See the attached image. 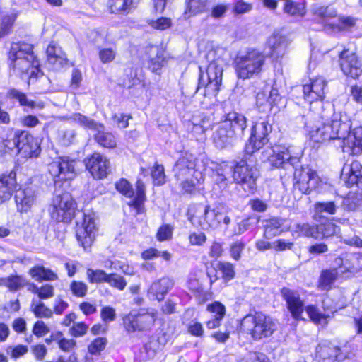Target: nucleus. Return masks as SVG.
Instances as JSON below:
<instances>
[{"mask_svg": "<svg viewBox=\"0 0 362 362\" xmlns=\"http://www.w3.org/2000/svg\"><path fill=\"white\" fill-rule=\"evenodd\" d=\"M271 131V126L266 121L256 122L252 129L250 142L246 146L247 153H253L259 150L268 142V134Z\"/></svg>", "mask_w": 362, "mask_h": 362, "instance_id": "obj_16", "label": "nucleus"}, {"mask_svg": "<svg viewBox=\"0 0 362 362\" xmlns=\"http://www.w3.org/2000/svg\"><path fill=\"white\" fill-rule=\"evenodd\" d=\"M192 131L197 134H204L209 127V120L206 118L199 119L197 117L192 118Z\"/></svg>", "mask_w": 362, "mask_h": 362, "instance_id": "obj_61", "label": "nucleus"}, {"mask_svg": "<svg viewBox=\"0 0 362 362\" xmlns=\"http://www.w3.org/2000/svg\"><path fill=\"white\" fill-rule=\"evenodd\" d=\"M106 283L119 291H123L127 284L123 276L115 273L109 274Z\"/></svg>", "mask_w": 362, "mask_h": 362, "instance_id": "obj_56", "label": "nucleus"}, {"mask_svg": "<svg viewBox=\"0 0 362 362\" xmlns=\"http://www.w3.org/2000/svg\"><path fill=\"white\" fill-rule=\"evenodd\" d=\"M69 288L72 294L79 298L85 296L88 291L87 285L82 281H73Z\"/></svg>", "mask_w": 362, "mask_h": 362, "instance_id": "obj_59", "label": "nucleus"}, {"mask_svg": "<svg viewBox=\"0 0 362 362\" xmlns=\"http://www.w3.org/2000/svg\"><path fill=\"white\" fill-rule=\"evenodd\" d=\"M341 177L348 186L356 185L362 189V165L357 160L344 165L341 171Z\"/></svg>", "mask_w": 362, "mask_h": 362, "instance_id": "obj_26", "label": "nucleus"}, {"mask_svg": "<svg viewBox=\"0 0 362 362\" xmlns=\"http://www.w3.org/2000/svg\"><path fill=\"white\" fill-rule=\"evenodd\" d=\"M362 204V195L359 194V196L353 194H349L346 198H345L343 201V205L345 209L349 211L356 210L360 205Z\"/></svg>", "mask_w": 362, "mask_h": 362, "instance_id": "obj_57", "label": "nucleus"}, {"mask_svg": "<svg viewBox=\"0 0 362 362\" xmlns=\"http://www.w3.org/2000/svg\"><path fill=\"white\" fill-rule=\"evenodd\" d=\"M334 262L339 267V274H341L344 277L350 278L356 274L355 272L351 269L352 267L346 257H345V258H336Z\"/></svg>", "mask_w": 362, "mask_h": 362, "instance_id": "obj_50", "label": "nucleus"}, {"mask_svg": "<svg viewBox=\"0 0 362 362\" xmlns=\"http://www.w3.org/2000/svg\"><path fill=\"white\" fill-rule=\"evenodd\" d=\"M74 204L70 193L56 192L49 208L52 218L57 222L70 221L74 214Z\"/></svg>", "mask_w": 362, "mask_h": 362, "instance_id": "obj_9", "label": "nucleus"}, {"mask_svg": "<svg viewBox=\"0 0 362 362\" xmlns=\"http://www.w3.org/2000/svg\"><path fill=\"white\" fill-rule=\"evenodd\" d=\"M14 199L18 211L28 212L35 202V191L31 187L16 189Z\"/></svg>", "mask_w": 362, "mask_h": 362, "instance_id": "obj_22", "label": "nucleus"}, {"mask_svg": "<svg viewBox=\"0 0 362 362\" xmlns=\"http://www.w3.org/2000/svg\"><path fill=\"white\" fill-rule=\"evenodd\" d=\"M7 97L11 100H17L19 105L25 108L42 110L45 107L43 102L29 100L25 93L16 88H10L7 92Z\"/></svg>", "mask_w": 362, "mask_h": 362, "instance_id": "obj_30", "label": "nucleus"}, {"mask_svg": "<svg viewBox=\"0 0 362 362\" xmlns=\"http://www.w3.org/2000/svg\"><path fill=\"white\" fill-rule=\"evenodd\" d=\"M151 177L154 185L161 186L166 182L164 167L155 163L151 170Z\"/></svg>", "mask_w": 362, "mask_h": 362, "instance_id": "obj_52", "label": "nucleus"}, {"mask_svg": "<svg viewBox=\"0 0 362 362\" xmlns=\"http://www.w3.org/2000/svg\"><path fill=\"white\" fill-rule=\"evenodd\" d=\"M266 59L267 54L257 48L239 52L234 61L237 77L245 80L258 76L263 71Z\"/></svg>", "mask_w": 362, "mask_h": 362, "instance_id": "obj_3", "label": "nucleus"}, {"mask_svg": "<svg viewBox=\"0 0 362 362\" xmlns=\"http://www.w3.org/2000/svg\"><path fill=\"white\" fill-rule=\"evenodd\" d=\"M281 293L286 302L287 308L293 317L296 320L302 319L301 314L303 311L304 303L301 300L299 293L288 288H283Z\"/></svg>", "mask_w": 362, "mask_h": 362, "instance_id": "obj_24", "label": "nucleus"}, {"mask_svg": "<svg viewBox=\"0 0 362 362\" xmlns=\"http://www.w3.org/2000/svg\"><path fill=\"white\" fill-rule=\"evenodd\" d=\"M311 12L314 16L323 21L329 20L337 16V9L329 6L314 5L311 8Z\"/></svg>", "mask_w": 362, "mask_h": 362, "instance_id": "obj_44", "label": "nucleus"}, {"mask_svg": "<svg viewBox=\"0 0 362 362\" xmlns=\"http://www.w3.org/2000/svg\"><path fill=\"white\" fill-rule=\"evenodd\" d=\"M229 8L230 6L228 4H217L212 6L210 15L214 19L222 18L228 12Z\"/></svg>", "mask_w": 362, "mask_h": 362, "instance_id": "obj_60", "label": "nucleus"}, {"mask_svg": "<svg viewBox=\"0 0 362 362\" xmlns=\"http://www.w3.org/2000/svg\"><path fill=\"white\" fill-rule=\"evenodd\" d=\"M38 66L39 63L34 55H28L25 59L10 62L11 71L13 74L20 76L29 74L30 78L38 77L40 73Z\"/></svg>", "mask_w": 362, "mask_h": 362, "instance_id": "obj_18", "label": "nucleus"}, {"mask_svg": "<svg viewBox=\"0 0 362 362\" xmlns=\"http://www.w3.org/2000/svg\"><path fill=\"white\" fill-rule=\"evenodd\" d=\"M30 140H33V138L26 132H22L18 135L16 134L13 142L19 151H23L31 157L33 156V152L30 149Z\"/></svg>", "mask_w": 362, "mask_h": 362, "instance_id": "obj_45", "label": "nucleus"}, {"mask_svg": "<svg viewBox=\"0 0 362 362\" xmlns=\"http://www.w3.org/2000/svg\"><path fill=\"white\" fill-rule=\"evenodd\" d=\"M28 55H34L32 45L25 42L12 43L8 55L10 62L25 59Z\"/></svg>", "mask_w": 362, "mask_h": 362, "instance_id": "obj_31", "label": "nucleus"}, {"mask_svg": "<svg viewBox=\"0 0 362 362\" xmlns=\"http://www.w3.org/2000/svg\"><path fill=\"white\" fill-rule=\"evenodd\" d=\"M223 59L218 58L210 62L206 69L207 83H205L202 75L199 78L198 88L204 86L209 93L217 94L222 83Z\"/></svg>", "mask_w": 362, "mask_h": 362, "instance_id": "obj_12", "label": "nucleus"}, {"mask_svg": "<svg viewBox=\"0 0 362 362\" xmlns=\"http://www.w3.org/2000/svg\"><path fill=\"white\" fill-rule=\"evenodd\" d=\"M284 220L281 218L273 217L263 221V226L264 228V236L267 239H271L283 233L282 226Z\"/></svg>", "mask_w": 362, "mask_h": 362, "instance_id": "obj_33", "label": "nucleus"}, {"mask_svg": "<svg viewBox=\"0 0 362 362\" xmlns=\"http://www.w3.org/2000/svg\"><path fill=\"white\" fill-rule=\"evenodd\" d=\"M293 176L294 189L303 194H309L315 189L320 183V178L316 172L310 168H295Z\"/></svg>", "mask_w": 362, "mask_h": 362, "instance_id": "obj_13", "label": "nucleus"}, {"mask_svg": "<svg viewBox=\"0 0 362 362\" xmlns=\"http://www.w3.org/2000/svg\"><path fill=\"white\" fill-rule=\"evenodd\" d=\"M33 334L37 337H42L50 332L49 327L42 320H37L33 327Z\"/></svg>", "mask_w": 362, "mask_h": 362, "instance_id": "obj_64", "label": "nucleus"}, {"mask_svg": "<svg viewBox=\"0 0 362 362\" xmlns=\"http://www.w3.org/2000/svg\"><path fill=\"white\" fill-rule=\"evenodd\" d=\"M76 161L69 156L55 158L48 165V171L54 182L71 180L76 175Z\"/></svg>", "mask_w": 362, "mask_h": 362, "instance_id": "obj_10", "label": "nucleus"}, {"mask_svg": "<svg viewBox=\"0 0 362 362\" xmlns=\"http://www.w3.org/2000/svg\"><path fill=\"white\" fill-rule=\"evenodd\" d=\"M317 355L322 362L340 361L345 358L341 349L332 344H320L317 347Z\"/></svg>", "mask_w": 362, "mask_h": 362, "instance_id": "obj_28", "label": "nucleus"}, {"mask_svg": "<svg viewBox=\"0 0 362 362\" xmlns=\"http://www.w3.org/2000/svg\"><path fill=\"white\" fill-rule=\"evenodd\" d=\"M69 119L77 125L91 130H95L102 127V124L95 122L92 118L80 112H74L69 116Z\"/></svg>", "mask_w": 362, "mask_h": 362, "instance_id": "obj_40", "label": "nucleus"}, {"mask_svg": "<svg viewBox=\"0 0 362 362\" xmlns=\"http://www.w3.org/2000/svg\"><path fill=\"white\" fill-rule=\"evenodd\" d=\"M87 278L91 284L106 283L109 274L102 269H88L86 272Z\"/></svg>", "mask_w": 362, "mask_h": 362, "instance_id": "obj_51", "label": "nucleus"}, {"mask_svg": "<svg viewBox=\"0 0 362 362\" xmlns=\"http://www.w3.org/2000/svg\"><path fill=\"white\" fill-rule=\"evenodd\" d=\"M97 232L95 215L84 214L81 225L77 224L76 236L81 245L86 249L93 243Z\"/></svg>", "mask_w": 362, "mask_h": 362, "instance_id": "obj_14", "label": "nucleus"}, {"mask_svg": "<svg viewBox=\"0 0 362 362\" xmlns=\"http://www.w3.org/2000/svg\"><path fill=\"white\" fill-rule=\"evenodd\" d=\"M29 291L35 294H37L40 300L49 299L54 295V286L51 284H45L40 287L33 284Z\"/></svg>", "mask_w": 362, "mask_h": 362, "instance_id": "obj_48", "label": "nucleus"}, {"mask_svg": "<svg viewBox=\"0 0 362 362\" xmlns=\"http://www.w3.org/2000/svg\"><path fill=\"white\" fill-rule=\"evenodd\" d=\"M18 16V13L11 11L0 15V39L8 35Z\"/></svg>", "mask_w": 362, "mask_h": 362, "instance_id": "obj_42", "label": "nucleus"}, {"mask_svg": "<svg viewBox=\"0 0 362 362\" xmlns=\"http://www.w3.org/2000/svg\"><path fill=\"white\" fill-rule=\"evenodd\" d=\"M186 8L183 18L187 20L192 16L207 11L210 0H185Z\"/></svg>", "mask_w": 362, "mask_h": 362, "instance_id": "obj_32", "label": "nucleus"}, {"mask_svg": "<svg viewBox=\"0 0 362 362\" xmlns=\"http://www.w3.org/2000/svg\"><path fill=\"white\" fill-rule=\"evenodd\" d=\"M317 235H320V238L331 237L337 233L338 229L334 223L329 221L317 225Z\"/></svg>", "mask_w": 362, "mask_h": 362, "instance_id": "obj_53", "label": "nucleus"}, {"mask_svg": "<svg viewBox=\"0 0 362 362\" xmlns=\"http://www.w3.org/2000/svg\"><path fill=\"white\" fill-rule=\"evenodd\" d=\"M26 284L25 279L20 275H11L0 278V286H5L11 292H15L23 288Z\"/></svg>", "mask_w": 362, "mask_h": 362, "instance_id": "obj_39", "label": "nucleus"}, {"mask_svg": "<svg viewBox=\"0 0 362 362\" xmlns=\"http://www.w3.org/2000/svg\"><path fill=\"white\" fill-rule=\"evenodd\" d=\"M75 132L73 129H62L59 132V139L63 146H69L75 138Z\"/></svg>", "mask_w": 362, "mask_h": 362, "instance_id": "obj_62", "label": "nucleus"}, {"mask_svg": "<svg viewBox=\"0 0 362 362\" xmlns=\"http://www.w3.org/2000/svg\"><path fill=\"white\" fill-rule=\"evenodd\" d=\"M86 168L94 178L103 179L110 171L109 160L103 155L95 153L85 160Z\"/></svg>", "mask_w": 362, "mask_h": 362, "instance_id": "obj_17", "label": "nucleus"}, {"mask_svg": "<svg viewBox=\"0 0 362 362\" xmlns=\"http://www.w3.org/2000/svg\"><path fill=\"white\" fill-rule=\"evenodd\" d=\"M76 161L69 156L55 158L48 165V171L54 182L71 180L76 175Z\"/></svg>", "mask_w": 362, "mask_h": 362, "instance_id": "obj_11", "label": "nucleus"}, {"mask_svg": "<svg viewBox=\"0 0 362 362\" xmlns=\"http://www.w3.org/2000/svg\"><path fill=\"white\" fill-rule=\"evenodd\" d=\"M340 61L341 70L345 75L356 78L361 74V64L354 53L344 50L341 52Z\"/></svg>", "mask_w": 362, "mask_h": 362, "instance_id": "obj_23", "label": "nucleus"}, {"mask_svg": "<svg viewBox=\"0 0 362 362\" xmlns=\"http://www.w3.org/2000/svg\"><path fill=\"white\" fill-rule=\"evenodd\" d=\"M18 186L16 174L11 171L0 177V204L8 201Z\"/></svg>", "mask_w": 362, "mask_h": 362, "instance_id": "obj_27", "label": "nucleus"}, {"mask_svg": "<svg viewBox=\"0 0 362 362\" xmlns=\"http://www.w3.org/2000/svg\"><path fill=\"white\" fill-rule=\"evenodd\" d=\"M157 319V313L154 310H134L122 318L125 331L130 334L146 332L151 329Z\"/></svg>", "mask_w": 362, "mask_h": 362, "instance_id": "obj_8", "label": "nucleus"}, {"mask_svg": "<svg viewBox=\"0 0 362 362\" xmlns=\"http://www.w3.org/2000/svg\"><path fill=\"white\" fill-rule=\"evenodd\" d=\"M306 117L305 126L310 137L317 143L344 138L351 127L346 114H332L331 108L323 109L320 112L310 110Z\"/></svg>", "mask_w": 362, "mask_h": 362, "instance_id": "obj_1", "label": "nucleus"}, {"mask_svg": "<svg viewBox=\"0 0 362 362\" xmlns=\"http://www.w3.org/2000/svg\"><path fill=\"white\" fill-rule=\"evenodd\" d=\"M217 268L222 273V276L226 281L231 280L235 276L234 266L228 262H219Z\"/></svg>", "mask_w": 362, "mask_h": 362, "instance_id": "obj_55", "label": "nucleus"}, {"mask_svg": "<svg viewBox=\"0 0 362 362\" xmlns=\"http://www.w3.org/2000/svg\"><path fill=\"white\" fill-rule=\"evenodd\" d=\"M240 327L254 339L269 337L276 329V324L272 318L262 313H255L254 315L245 316Z\"/></svg>", "mask_w": 362, "mask_h": 362, "instance_id": "obj_5", "label": "nucleus"}, {"mask_svg": "<svg viewBox=\"0 0 362 362\" xmlns=\"http://www.w3.org/2000/svg\"><path fill=\"white\" fill-rule=\"evenodd\" d=\"M259 170L256 166V160L252 156H245L233 168V177L234 181L240 184L243 189L248 193H253L257 189V180Z\"/></svg>", "mask_w": 362, "mask_h": 362, "instance_id": "obj_6", "label": "nucleus"}, {"mask_svg": "<svg viewBox=\"0 0 362 362\" xmlns=\"http://www.w3.org/2000/svg\"><path fill=\"white\" fill-rule=\"evenodd\" d=\"M207 310L214 313V315L212 319L206 322V327L210 329L218 327L226 314V308L224 305L221 303L215 302L207 306Z\"/></svg>", "mask_w": 362, "mask_h": 362, "instance_id": "obj_36", "label": "nucleus"}, {"mask_svg": "<svg viewBox=\"0 0 362 362\" xmlns=\"http://www.w3.org/2000/svg\"><path fill=\"white\" fill-rule=\"evenodd\" d=\"M295 232L298 233L299 235L311 237L315 239L320 238V235H317V225L311 226L307 223H298L296 226Z\"/></svg>", "mask_w": 362, "mask_h": 362, "instance_id": "obj_49", "label": "nucleus"}, {"mask_svg": "<svg viewBox=\"0 0 362 362\" xmlns=\"http://www.w3.org/2000/svg\"><path fill=\"white\" fill-rule=\"evenodd\" d=\"M115 187L119 192L128 198H132L134 196L132 187L126 179H121L117 182Z\"/></svg>", "mask_w": 362, "mask_h": 362, "instance_id": "obj_58", "label": "nucleus"}, {"mask_svg": "<svg viewBox=\"0 0 362 362\" xmlns=\"http://www.w3.org/2000/svg\"><path fill=\"white\" fill-rule=\"evenodd\" d=\"M284 11L291 16H303L305 14L304 6L302 4L296 3L293 1H287L285 2Z\"/></svg>", "mask_w": 362, "mask_h": 362, "instance_id": "obj_54", "label": "nucleus"}, {"mask_svg": "<svg viewBox=\"0 0 362 362\" xmlns=\"http://www.w3.org/2000/svg\"><path fill=\"white\" fill-rule=\"evenodd\" d=\"M271 165L275 168L284 167V165L293 166L299 162L297 156H292L290 147L285 146H276L273 148V154L269 158Z\"/></svg>", "mask_w": 362, "mask_h": 362, "instance_id": "obj_21", "label": "nucleus"}, {"mask_svg": "<svg viewBox=\"0 0 362 362\" xmlns=\"http://www.w3.org/2000/svg\"><path fill=\"white\" fill-rule=\"evenodd\" d=\"M337 208L333 201L318 202L314 204L315 215H321L324 213L328 215H334Z\"/></svg>", "mask_w": 362, "mask_h": 362, "instance_id": "obj_47", "label": "nucleus"}, {"mask_svg": "<svg viewBox=\"0 0 362 362\" xmlns=\"http://www.w3.org/2000/svg\"><path fill=\"white\" fill-rule=\"evenodd\" d=\"M151 54L148 67L153 72H156L161 69L165 62V51L155 46L151 48Z\"/></svg>", "mask_w": 362, "mask_h": 362, "instance_id": "obj_37", "label": "nucleus"}, {"mask_svg": "<svg viewBox=\"0 0 362 362\" xmlns=\"http://www.w3.org/2000/svg\"><path fill=\"white\" fill-rule=\"evenodd\" d=\"M230 168L226 165H219L214 170L212 177L220 188L225 189L227 187L226 174L229 173Z\"/></svg>", "mask_w": 362, "mask_h": 362, "instance_id": "obj_46", "label": "nucleus"}, {"mask_svg": "<svg viewBox=\"0 0 362 362\" xmlns=\"http://www.w3.org/2000/svg\"><path fill=\"white\" fill-rule=\"evenodd\" d=\"M29 274L37 281H55L58 279V276L52 270L40 265L30 269Z\"/></svg>", "mask_w": 362, "mask_h": 362, "instance_id": "obj_38", "label": "nucleus"}, {"mask_svg": "<svg viewBox=\"0 0 362 362\" xmlns=\"http://www.w3.org/2000/svg\"><path fill=\"white\" fill-rule=\"evenodd\" d=\"M95 131L97 133L95 135V139L98 144L104 148H114L117 146L115 136L110 132L105 131V127L102 124L101 128Z\"/></svg>", "mask_w": 362, "mask_h": 362, "instance_id": "obj_41", "label": "nucleus"}, {"mask_svg": "<svg viewBox=\"0 0 362 362\" xmlns=\"http://www.w3.org/2000/svg\"><path fill=\"white\" fill-rule=\"evenodd\" d=\"M281 100V97L275 88L269 89L265 87L256 95V105L262 112L270 110L274 106L278 105Z\"/></svg>", "mask_w": 362, "mask_h": 362, "instance_id": "obj_20", "label": "nucleus"}, {"mask_svg": "<svg viewBox=\"0 0 362 362\" xmlns=\"http://www.w3.org/2000/svg\"><path fill=\"white\" fill-rule=\"evenodd\" d=\"M174 285L173 281L164 276L153 282L148 288V293L158 301L162 300Z\"/></svg>", "mask_w": 362, "mask_h": 362, "instance_id": "obj_29", "label": "nucleus"}, {"mask_svg": "<svg viewBox=\"0 0 362 362\" xmlns=\"http://www.w3.org/2000/svg\"><path fill=\"white\" fill-rule=\"evenodd\" d=\"M247 127V118L237 112H230L224 116L213 134V141L219 148L231 145L237 139L241 138Z\"/></svg>", "mask_w": 362, "mask_h": 362, "instance_id": "obj_2", "label": "nucleus"}, {"mask_svg": "<svg viewBox=\"0 0 362 362\" xmlns=\"http://www.w3.org/2000/svg\"><path fill=\"white\" fill-rule=\"evenodd\" d=\"M139 2V0H109L108 6L112 13H128Z\"/></svg>", "mask_w": 362, "mask_h": 362, "instance_id": "obj_35", "label": "nucleus"}, {"mask_svg": "<svg viewBox=\"0 0 362 362\" xmlns=\"http://www.w3.org/2000/svg\"><path fill=\"white\" fill-rule=\"evenodd\" d=\"M188 219L194 226L206 230L217 228L222 219V213L209 205L198 204L191 206L187 212Z\"/></svg>", "mask_w": 362, "mask_h": 362, "instance_id": "obj_7", "label": "nucleus"}, {"mask_svg": "<svg viewBox=\"0 0 362 362\" xmlns=\"http://www.w3.org/2000/svg\"><path fill=\"white\" fill-rule=\"evenodd\" d=\"M30 310L36 317L51 318L52 317V310L48 308L44 302L40 300L33 299L30 304Z\"/></svg>", "mask_w": 362, "mask_h": 362, "instance_id": "obj_43", "label": "nucleus"}, {"mask_svg": "<svg viewBox=\"0 0 362 362\" xmlns=\"http://www.w3.org/2000/svg\"><path fill=\"white\" fill-rule=\"evenodd\" d=\"M290 42L286 35L279 31H275L267 41L269 56L276 59L283 57L287 52Z\"/></svg>", "mask_w": 362, "mask_h": 362, "instance_id": "obj_19", "label": "nucleus"}, {"mask_svg": "<svg viewBox=\"0 0 362 362\" xmlns=\"http://www.w3.org/2000/svg\"><path fill=\"white\" fill-rule=\"evenodd\" d=\"M326 86L327 81L322 77L310 79L309 83L303 86L305 100L310 104L314 102H321L325 97ZM317 105L320 109H324L321 103Z\"/></svg>", "mask_w": 362, "mask_h": 362, "instance_id": "obj_15", "label": "nucleus"}, {"mask_svg": "<svg viewBox=\"0 0 362 362\" xmlns=\"http://www.w3.org/2000/svg\"><path fill=\"white\" fill-rule=\"evenodd\" d=\"M339 275L337 268L323 269L318 279L317 288L321 291H329Z\"/></svg>", "mask_w": 362, "mask_h": 362, "instance_id": "obj_34", "label": "nucleus"}, {"mask_svg": "<svg viewBox=\"0 0 362 362\" xmlns=\"http://www.w3.org/2000/svg\"><path fill=\"white\" fill-rule=\"evenodd\" d=\"M343 143V151L350 152L351 154H360L362 153V127H358L350 132V130L341 138Z\"/></svg>", "mask_w": 362, "mask_h": 362, "instance_id": "obj_25", "label": "nucleus"}, {"mask_svg": "<svg viewBox=\"0 0 362 362\" xmlns=\"http://www.w3.org/2000/svg\"><path fill=\"white\" fill-rule=\"evenodd\" d=\"M173 231V227L170 224L161 226L156 234L157 239L159 241H165L171 239Z\"/></svg>", "mask_w": 362, "mask_h": 362, "instance_id": "obj_63", "label": "nucleus"}, {"mask_svg": "<svg viewBox=\"0 0 362 362\" xmlns=\"http://www.w3.org/2000/svg\"><path fill=\"white\" fill-rule=\"evenodd\" d=\"M173 172L175 177L180 181L182 190L192 193L196 187L204 180L202 172L197 168L196 158L192 154H185L176 162Z\"/></svg>", "mask_w": 362, "mask_h": 362, "instance_id": "obj_4", "label": "nucleus"}]
</instances>
